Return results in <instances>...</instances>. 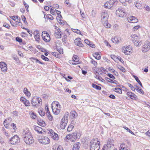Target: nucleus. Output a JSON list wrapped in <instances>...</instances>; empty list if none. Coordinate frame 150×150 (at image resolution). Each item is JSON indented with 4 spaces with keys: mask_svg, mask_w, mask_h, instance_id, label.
<instances>
[{
    "mask_svg": "<svg viewBox=\"0 0 150 150\" xmlns=\"http://www.w3.org/2000/svg\"><path fill=\"white\" fill-rule=\"evenodd\" d=\"M22 137L24 142L26 144H31L34 142L32 134L28 129L23 130L22 133Z\"/></svg>",
    "mask_w": 150,
    "mask_h": 150,
    "instance_id": "nucleus-1",
    "label": "nucleus"
},
{
    "mask_svg": "<svg viewBox=\"0 0 150 150\" xmlns=\"http://www.w3.org/2000/svg\"><path fill=\"white\" fill-rule=\"evenodd\" d=\"M52 109L53 113L55 115L59 114L61 108V105L58 102L54 101L52 103Z\"/></svg>",
    "mask_w": 150,
    "mask_h": 150,
    "instance_id": "nucleus-2",
    "label": "nucleus"
},
{
    "mask_svg": "<svg viewBox=\"0 0 150 150\" xmlns=\"http://www.w3.org/2000/svg\"><path fill=\"white\" fill-rule=\"evenodd\" d=\"M100 147V141L98 139H95L91 141L90 150H99Z\"/></svg>",
    "mask_w": 150,
    "mask_h": 150,
    "instance_id": "nucleus-3",
    "label": "nucleus"
},
{
    "mask_svg": "<svg viewBox=\"0 0 150 150\" xmlns=\"http://www.w3.org/2000/svg\"><path fill=\"white\" fill-rule=\"evenodd\" d=\"M38 142L43 145H47L50 142V139L47 137L45 136H38Z\"/></svg>",
    "mask_w": 150,
    "mask_h": 150,
    "instance_id": "nucleus-4",
    "label": "nucleus"
},
{
    "mask_svg": "<svg viewBox=\"0 0 150 150\" xmlns=\"http://www.w3.org/2000/svg\"><path fill=\"white\" fill-rule=\"evenodd\" d=\"M114 147L112 140L110 139L108 140L107 142V144L104 145L103 150H111Z\"/></svg>",
    "mask_w": 150,
    "mask_h": 150,
    "instance_id": "nucleus-5",
    "label": "nucleus"
},
{
    "mask_svg": "<svg viewBox=\"0 0 150 150\" xmlns=\"http://www.w3.org/2000/svg\"><path fill=\"white\" fill-rule=\"evenodd\" d=\"M116 14L118 16L121 17H125L127 15V12L122 8H119L117 10Z\"/></svg>",
    "mask_w": 150,
    "mask_h": 150,
    "instance_id": "nucleus-6",
    "label": "nucleus"
},
{
    "mask_svg": "<svg viewBox=\"0 0 150 150\" xmlns=\"http://www.w3.org/2000/svg\"><path fill=\"white\" fill-rule=\"evenodd\" d=\"M42 103L41 99L40 98L34 97L32 100L31 103L33 106H37Z\"/></svg>",
    "mask_w": 150,
    "mask_h": 150,
    "instance_id": "nucleus-7",
    "label": "nucleus"
},
{
    "mask_svg": "<svg viewBox=\"0 0 150 150\" xmlns=\"http://www.w3.org/2000/svg\"><path fill=\"white\" fill-rule=\"evenodd\" d=\"M122 50L125 54L129 55L132 53V47L130 45L123 47L122 48Z\"/></svg>",
    "mask_w": 150,
    "mask_h": 150,
    "instance_id": "nucleus-8",
    "label": "nucleus"
},
{
    "mask_svg": "<svg viewBox=\"0 0 150 150\" xmlns=\"http://www.w3.org/2000/svg\"><path fill=\"white\" fill-rule=\"evenodd\" d=\"M150 49V42L149 41H145L143 46L142 49L143 52H146L149 51Z\"/></svg>",
    "mask_w": 150,
    "mask_h": 150,
    "instance_id": "nucleus-9",
    "label": "nucleus"
},
{
    "mask_svg": "<svg viewBox=\"0 0 150 150\" xmlns=\"http://www.w3.org/2000/svg\"><path fill=\"white\" fill-rule=\"evenodd\" d=\"M42 38L44 41L46 42H49L50 40V38L49 34L46 31L42 32Z\"/></svg>",
    "mask_w": 150,
    "mask_h": 150,
    "instance_id": "nucleus-10",
    "label": "nucleus"
},
{
    "mask_svg": "<svg viewBox=\"0 0 150 150\" xmlns=\"http://www.w3.org/2000/svg\"><path fill=\"white\" fill-rule=\"evenodd\" d=\"M20 141V139L18 137L15 135L11 137L9 140V143L11 144L14 145L18 143Z\"/></svg>",
    "mask_w": 150,
    "mask_h": 150,
    "instance_id": "nucleus-11",
    "label": "nucleus"
},
{
    "mask_svg": "<svg viewBox=\"0 0 150 150\" xmlns=\"http://www.w3.org/2000/svg\"><path fill=\"white\" fill-rule=\"evenodd\" d=\"M77 133L74 132L71 134H68L66 138L71 142H74L76 139Z\"/></svg>",
    "mask_w": 150,
    "mask_h": 150,
    "instance_id": "nucleus-12",
    "label": "nucleus"
},
{
    "mask_svg": "<svg viewBox=\"0 0 150 150\" xmlns=\"http://www.w3.org/2000/svg\"><path fill=\"white\" fill-rule=\"evenodd\" d=\"M115 3L114 0H110L105 3L104 7L106 8L110 9L113 6Z\"/></svg>",
    "mask_w": 150,
    "mask_h": 150,
    "instance_id": "nucleus-13",
    "label": "nucleus"
},
{
    "mask_svg": "<svg viewBox=\"0 0 150 150\" xmlns=\"http://www.w3.org/2000/svg\"><path fill=\"white\" fill-rule=\"evenodd\" d=\"M108 15L107 12L104 11L102 13L101 15V20L102 22L104 21H108Z\"/></svg>",
    "mask_w": 150,
    "mask_h": 150,
    "instance_id": "nucleus-14",
    "label": "nucleus"
},
{
    "mask_svg": "<svg viewBox=\"0 0 150 150\" xmlns=\"http://www.w3.org/2000/svg\"><path fill=\"white\" fill-rule=\"evenodd\" d=\"M33 34L36 41L38 42H39L40 39V36L39 31L38 30H35Z\"/></svg>",
    "mask_w": 150,
    "mask_h": 150,
    "instance_id": "nucleus-15",
    "label": "nucleus"
},
{
    "mask_svg": "<svg viewBox=\"0 0 150 150\" xmlns=\"http://www.w3.org/2000/svg\"><path fill=\"white\" fill-rule=\"evenodd\" d=\"M69 113L68 112H66L64 117L62 118L61 121V122L64 123L66 122V124H67L68 122V117Z\"/></svg>",
    "mask_w": 150,
    "mask_h": 150,
    "instance_id": "nucleus-16",
    "label": "nucleus"
},
{
    "mask_svg": "<svg viewBox=\"0 0 150 150\" xmlns=\"http://www.w3.org/2000/svg\"><path fill=\"white\" fill-rule=\"evenodd\" d=\"M0 67L2 71L6 72L7 71V67L6 64L4 62H0Z\"/></svg>",
    "mask_w": 150,
    "mask_h": 150,
    "instance_id": "nucleus-17",
    "label": "nucleus"
},
{
    "mask_svg": "<svg viewBox=\"0 0 150 150\" xmlns=\"http://www.w3.org/2000/svg\"><path fill=\"white\" fill-rule=\"evenodd\" d=\"M21 101L23 102L26 106H29L30 103L29 101L25 98L21 97L20 98Z\"/></svg>",
    "mask_w": 150,
    "mask_h": 150,
    "instance_id": "nucleus-18",
    "label": "nucleus"
},
{
    "mask_svg": "<svg viewBox=\"0 0 150 150\" xmlns=\"http://www.w3.org/2000/svg\"><path fill=\"white\" fill-rule=\"evenodd\" d=\"M128 22L130 23H136L138 22V19H137L135 17L132 16L127 19Z\"/></svg>",
    "mask_w": 150,
    "mask_h": 150,
    "instance_id": "nucleus-19",
    "label": "nucleus"
},
{
    "mask_svg": "<svg viewBox=\"0 0 150 150\" xmlns=\"http://www.w3.org/2000/svg\"><path fill=\"white\" fill-rule=\"evenodd\" d=\"M81 39L80 38H78L75 40L74 42L75 44L81 47H83V45L81 43Z\"/></svg>",
    "mask_w": 150,
    "mask_h": 150,
    "instance_id": "nucleus-20",
    "label": "nucleus"
},
{
    "mask_svg": "<svg viewBox=\"0 0 150 150\" xmlns=\"http://www.w3.org/2000/svg\"><path fill=\"white\" fill-rule=\"evenodd\" d=\"M127 95L132 99L136 100L137 98V97L136 95L131 92H127Z\"/></svg>",
    "mask_w": 150,
    "mask_h": 150,
    "instance_id": "nucleus-21",
    "label": "nucleus"
},
{
    "mask_svg": "<svg viewBox=\"0 0 150 150\" xmlns=\"http://www.w3.org/2000/svg\"><path fill=\"white\" fill-rule=\"evenodd\" d=\"M70 116L71 119H74L77 117L78 114L76 111H72L70 112Z\"/></svg>",
    "mask_w": 150,
    "mask_h": 150,
    "instance_id": "nucleus-22",
    "label": "nucleus"
},
{
    "mask_svg": "<svg viewBox=\"0 0 150 150\" xmlns=\"http://www.w3.org/2000/svg\"><path fill=\"white\" fill-rule=\"evenodd\" d=\"M120 37H115L112 38L111 40L113 43H117L120 42L122 41Z\"/></svg>",
    "mask_w": 150,
    "mask_h": 150,
    "instance_id": "nucleus-23",
    "label": "nucleus"
},
{
    "mask_svg": "<svg viewBox=\"0 0 150 150\" xmlns=\"http://www.w3.org/2000/svg\"><path fill=\"white\" fill-rule=\"evenodd\" d=\"M62 34V32L59 30H56L55 31V36L57 38H60Z\"/></svg>",
    "mask_w": 150,
    "mask_h": 150,
    "instance_id": "nucleus-24",
    "label": "nucleus"
},
{
    "mask_svg": "<svg viewBox=\"0 0 150 150\" xmlns=\"http://www.w3.org/2000/svg\"><path fill=\"white\" fill-rule=\"evenodd\" d=\"M72 59L73 61L75 62H76V63H72V64L73 65L74 64H79V62H78L79 60V58L78 56L76 55H74L73 58H72Z\"/></svg>",
    "mask_w": 150,
    "mask_h": 150,
    "instance_id": "nucleus-25",
    "label": "nucleus"
},
{
    "mask_svg": "<svg viewBox=\"0 0 150 150\" xmlns=\"http://www.w3.org/2000/svg\"><path fill=\"white\" fill-rule=\"evenodd\" d=\"M81 146L79 142H77L74 144L73 146L72 150H79Z\"/></svg>",
    "mask_w": 150,
    "mask_h": 150,
    "instance_id": "nucleus-26",
    "label": "nucleus"
},
{
    "mask_svg": "<svg viewBox=\"0 0 150 150\" xmlns=\"http://www.w3.org/2000/svg\"><path fill=\"white\" fill-rule=\"evenodd\" d=\"M34 129L38 133H42V128L35 126H34Z\"/></svg>",
    "mask_w": 150,
    "mask_h": 150,
    "instance_id": "nucleus-27",
    "label": "nucleus"
},
{
    "mask_svg": "<svg viewBox=\"0 0 150 150\" xmlns=\"http://www.w3.org/2000/svg\"><path fill=\"white\" fill-rule=\"evenodd\" d=\"M129 147L125 144H121L120 146V150H127Z\"/></svg>",
    "mask_w": 150,
    "mask_h": 150,
    "instance_id": "nucleus-28",
    "label": "nucleus"
},
{
    "mask_svg": "<svg viewBox=\"0 0 150 150\" xmlns=\"http://www.w3.org/2000/svg\"><path fill=\"white\" fill-rule=\"evenodd\" d=\"M132 41H136L139 40V37L135 34L132 35L131 36Z\"/></svg>",
    "mask_w": 150,
    "mask_h": 150,
    "instance_id": "nucleus-29",
    "label": "nucleus"
},
{
    "mask_svg": "<svg viewBox=\"0 0 150 150\" xmlns=\"http://www.w3.org/2000/svg\"><path fill=\"white\" fill-rule=\"evenodd\" d=\"M74 122H72L71 124L69 125L67 128L68 131L70 132L73 129L74 125Z\"/></svg>",
    "mask_w": 150,
    "mask_h": 150,
    "instance_id": "nucleus-30",
    "label": "nucleus"
},
{
    "mask_svg": "<svg viewBox=\"0 0 150 150\" xmlns=\"http://www.w3.org/2000/svg\"><path fill=\"white\" fill-rule=\"evenodd\" d=\"M29 114L31 118L35 119L37 118V116L36 114L32 111H30Z\"/></svg>",
    "mask_w": 150,
    "mask_h": 150,
    "instance_id": "nucleus-31",
    "label": "nucleus"
},
{
    "mask_svg": "<svg viewBox=\"0 0 150 150\" xmlns=\"http://www.w3.org/2000/svg\"><path fill=\"white\" fill-rule=\"evenodd\" d=\"M23 92L25 95L28 97H30L31 95V94L29 91H28L27 89L26 88H24Z\"/></svg>",
    "mask_w": 150,
    "mask_h": 150,
    "instance_id": "nucleus-32",
    "label": "nucleus"
},
{
    "mask_svg": "<svg viewBox=\"0 0 150 150\" xmlns=\"http://www.w3.org/2000/svg\"><path fill=\"white\" fill-rule=\"evenodd\" d=\"M50 136L54 140L57 141L58 140V135L56 133H54L52 135H51Z\"/></svg>",
    "mask_w": 150,
    "mask_h": 150,
    "instance_id": "nucleus-33",
    "label": "nucleus"
},
{
    "mask_svg": "<svg viewBox=\"0 0 150 150\" xmlns=\"http://www.w3.org/2000/svg\"><path fill=\"white\" fill-rule=\"evenodd\" d=\"M38 112L39 115L41 116H44L45 115V112L43 108H39Z\"/></svg>",
    "mask_w": 150,
    "mask_h": 150,
    "instance_id": "nucleus-34",
    "label": "nucleus"
},
{
    "mask_svg": "<svg viewBox=\"0 0 150 150\" xmlns=\"http://www.w3.org/2000/svg\"><path fill=\"white\" fill-rule=\"evenodd\" d=\"M103 25L106 28H110L111 27V25L109 23L108 21H103L102 22Z\"/></svg>",
    "mask_w": 150,
    "mask_h": 150,
    "instance_id": "nucleus-35",
    "label": "nucleus"
},
{
    "mask_svg": "<svg viewBox=\"0 0 150 150\" xmlns=\"http://www.w3.org/2000/svg\"><path fill=\"white\" fill-rule=\"evenodd\" d=\"M90 17L91 18H93L95 17L96 14V11L94 10H92L91 13H90Z\"/></svg>",
    "mask_w": 150,
    "mask_h": 150,
    "instance_id": "nucleus-36",
    "label": "nucleus"
},
{
    "mask_svg": "<svg viewBox=\"0 0 150 150\" xmlns=\"http://www.w3.org/2000/svg\"><path fill=\"white\" fill-rule=\"evenodd\" d=\"M105 79L108 82L115 84H117V81L116 80H112L107 77Z\"/></svg>",
    "mask_w": 150,
    "mask_h": 150,
    "instance_id": "nucleus-37",
    "label": "nucleus"
},
{
    "mask_svg": "<svg viewBox=\"0 0 150 150\" xmlns=\"http://www.w3.org/2000/svg\"><path fill=\"white\" fill-rule=\"evenodd\" d=\"M133 42L134 45L137 47L140 46L142 44L141 42L139 41V40Z\"/></svg>",
    "mask_w": 150,
    "mask_h": 150,
    "instance_id": "nucleus-38",
    "label": "nucleus"
},
{
    "mask_svg": "<svg viewBox=\"0 0 150 150\" xmlns=\"http://www.w3.org/2000/svg\"><path fill=\"white\" fill-rule=\"evenodd\" d=\"M93 56L97 59H99L100 58V54L98 52H96L94 53L93 54Z\"/></svg>",
    "mask_w": 150,
    "mask_h": 150,
    "instance_id": "nucleus-39",
    "label": "nucleus"
},
{
    "mask_svg": "<svg viewBox=\"0 0 150 150\" xmlns=\"http://www.w3.org/2000/svg\"><path fill=\"white\" fill-rule=\"evenodd\" d=\"M135 6L138 8L140 9L141 8V5L138 1H135L134 3Z\"/></svg>",
    "mask_w": 150,
    "mask_h": 150,
    "instance_id": "nucleus-40",
    "label": "nucleus"
},
{
    "mask_svg": "<svg viewBox=\"0 0 150 150\" xmlns=\"http://www.w3.org/2000/svg\"><path fill=\"white\" fill-rule=\"evenodd\" d=\"M133 77L135 79V80L137 81L138 82V83L139 84V85L141 86L142 87H143L142 83L140 82V81L139 79L136 76L134 75Z\"/></svg>",
    "mask_w": 150,
    "mask_h": 150,
    "instance_id": "nucleus-41",
    "label": "nucleus"
},
{
    "mask_svg": "<svg viewBox=\"0 0 150 150\" xmlns=\"http://www.w3.org/2000/svg\"><path fill=\"white\" fill-rule=\"evenodd\" d=\"M38 124L40 125L42 127H44L45 125V122L42 120L38 121Z\"/></svg>",
    "mask_w": 150,
    "mask_h": 150,
    "instance_id": "nucleus-42",
    "label": "nucleus"
},
{
    "mask_svg": "<svg viewBox=\"0 0 150 150\" xmlns=\"http://www.w3.org/2000/svg\"><path fill=\"white\" fill-rule=\"evenodd\" d=\"M92 87L97 90H100L101 89V87L93 83L92 85Z\"/></svg>",
    "mask_w": 150,
    "mask_h": 150,
    "instance_id": "nucleus-43",
    "label": "nucleus"
},
{
    "mask_svg": "<svg viewBox=\"0 0 150 150\" xmlns=\"http://www.w3.org/2000/svg\"><path fill=\"white\" fill-rule=\"evenodd\" d=\"M136 87L137 88H136L135 89L138 92L141 93L142 95H144V91L142 89L138 87L137 86H136Z\"/></svg>",
    "mask_w": 150,
    "mask_h": 150,
    "instance_id": "nucleus-44",
    "label": "nucleus"
},
{
    "mask_svg": "<svg viewBox=\"0 0 150 150\" xmlns=\"http://www.w3.org/2000/svg\"><path fill=\"white\" fill-rule=\"evenodd\" d=\"M47 117L49 120L50 121H52L53 120V117L50 114V112H47V114H46Z\"/></svg>",
    "mask_w": 150,
    "mask_h": 150,
    "instance_id": "nucleus-45",
    "label": "nucleus"
},
{
    "mask_svg": "<svg viewBox=\"0 0 150 150\" xmlns=\"http://www.w3.org/2000/svg\"><path fill=\"white\" fill-rule=\"evenodd\" d=\"M114 90L115 92L118 93L120 94H121L122 93V90L120 88H115Z\"/></svg>",
    "mask_w": 150,
    "mask_h": 150,
    "instance_id": "nucleus-46",
    "label": "nucleus"
},
{
    "mask_svg": "<svg viewBox=\"0 0 150 150\" xmlns=\"http://www.w3.org/2000/svg\"><path fill=\"white\" fill-rule=\"evenodd\" d=\"M72 30L75 33H76L77 34H80V35H83L81 34V32L78 29H74L72 28Z\"/></svg>",
    "mask_w": 150,
    "mask_h": 150,
    "instance_id": "nucleus-47",
    "label": "nucleus"
},
{
    "mask_svg": "<svg viewBox=\"0 0 150 150\" xmlns=\"http://www.w3.org/2000/svg\"><path fill=\"white\" fill-rule=\"evenodd\" d=\"M67 124H66V122L65 123H62L60 122V127L62 129H64L66 126Z\"/></svg>",
    "mask_w": 150,
    "mask_h": 150,
    "instance_id": "nucleus-48",
    "label": "nucleus"
},
{
    "mask_svg": "<svg viewBox=\"0 0 150 150\" xmlns=\"http://www.w3.org/2000/svg\"><path fill=\"white\" fill-rule=\"evenodd\" d=\"M127 84L128 86H129V87H130L131 88V89L132 90V91H135V88L131 84L128 83H127Z\"/></svg>",
    "mask_w": 150,
    "mask_h": 150,
    "instance_id": "nucleus-49",
    "label": "nucleus"
},
{
    "mask_svg": "<svg viewBox=\"0 0 150 150\" xmlns=\"http://www.w3.org/2000/svg\"><path fill=\"white\" fill-rule=\"evenodd\" d=\"M12 57L13 59L15 60L18 63L19 62V60L17 57L15 55H12Z\"/></svg>",
    "mask_w": 150,
    "mask_h": 150,
    "instance_id": "nucleus-50",
    "label": "nucleus"
},
{
    "mask_svg": "<svg viewBox=\"0 0 150 150\" xmlns=\"http://www.w3.org/2000/svg\"><path fill=\"white\" fill-rule=\"evenodd\" d=\"M21 18L22 20L23 21L24 23L25 24H26L27 23V22L26 21V18L25 16L23 15H22L21 16Z\"/></svg>",
    "mask_w": 150,
    "mask_h": 150,
    "instance_id": "nucleus-51",
    "label": "nucleus"
},
{
    "mask_svg": "<svg viewBox=\"0 0 150 150\" xmlns=\"http://www.w3.org/2000/svg\"><path fill=\"white\" fill-rule=\"evenodd\" d=\"M30 59H33V60H35V62L36 63H39L42 64H44V63H43L41 62L38 59H35L33 57H32V58H30Z\"/></svg>",
    "mask_w": 150,
    "mask_h": 150,
    "instance_id": "nucleus-52",
    "label": "nucleus"
},
{
    "mask_svg": "<svg viewBox=\"0 0 150 150\" xmlns=\"http://www.w3.org/2000/svg\"><path fill=\"white\" fill-rule=\"evenodd\" d=\"M41 58L43 59V60L46 61H47L49 60V59L47 57H45L44 55H42L41 56Z\"/></svg>",
    "mask_w": 150,
    "mask_h": 150,
    "instance_id": "nucleus-53",
    "label": "nucleus"
},
{
    "mask_svg": "<svg viewBox=\"0 0 150 150\" xmlns=\"http://www.w3.org/2000/svg\"><path fill=\"white\" fill-rule=\"evenodd\" d=\"M140 28V26L139 25H137L136 26H134L133 29V30L134 31H135L137 30L138 29H139Z\"/></svg>",
    "mask_w": 150,
    "mask_h": 150,
    "instance_id": "nucleus-54",
    "label": "nucleus"
},
{
    "mask_svg": "<svg viewBox=\"0 0 150 150\" xmlns=\"http://www.w3.org/2000/svg\"><path fill=\"white\" fill-rule=\"evenodd\" d=\"M45 109L46 112V114H47V112H50L49 110V108H48V106L47 105H45Z\"/></svg>",
    "mask_w": 150,
    "mask_h": 150,
    "instance_id": "nucleus-55",
    "label": "nucleus"
},
{
    "mask_svg": "<svg viewBox=\"0 0 150 150\" xmlns=\"http://www.w3.org/2000/svg\"><path fill=\"white\" fill-rule=\"evenodd\" d=\"M3 26L7 28H8V29H9L10 26L7 23H4L3 24Z\"/></svg>",
    "mask_w": 150,
    "mask_h": 150,
    "instance_id": "nucleus-56",
    "label": "nucleus"
},
{
    "mask_svg": "<svg viewBox=\"0 0 150 150\" xmlns=\"http://www.w3.org/2000/svg\"><path fill=\"white\" fill-rule=\"evenodd\" d=\"M91 62L95 66H97V63L96 61L92 59L91 60Z\"/></svg>",
    "mask_w": 150,
    "mask_h": 150,
    "instance_id": "nucleus-57",
    "label": "nucleus"
},
{
    "mask_svg": "<svg viewBox=\"0 0 150 150\" xmlns=\"http://www.w3.org/2000/svg\"><path fill=\"white\" fill-rule=\"evenodd\" d=\"M107 76H109L110 78L115 79V77L112 74H108Z\"/></svg>",
    "mask_w": 150,
    "mask_h": 150,
    "instance_id": "nucleus-58",
    "label": "nucleus"
},
{
    "mask_svg": "<svg viewBox=\"0 0 150 150\" xmlns=\"http://www.w3.org/2000/svg\"><path fill=\"white\" fill-rule=\"evenodd\" d=\"M16 41L19 42H21L22 41L21 38H20L16 37Z\"/></svg>",
    "mask_w": 150,
    "mask_h": 150,
    "instance_id": "nucleus-59",
    "label": "nucleus"
},
{
    "mask_svg": "<svg viewBox=\"0 0 150 150\" xmlns=\"http://www.w3.org/2000/svg\"><path fill=\"white\" fill-rule=\"evenodd\" d=\"M8 122V121L7 120H5L4 122V125L5 126V127L7 128L8 127V125L7 124V123L6 122Z\"/></svg>",
    "mask_w": 150,
    "mask_h": 150,
    "instance_id": "nucleus-60",
    "label": "nucleus"
},
{
    "mask_svg": "<svg viewBox=\"0 0 150 150\" xmlns=\"http://www.w3.org/2000/svg\"><path fill=\"white\" fill-rule=\"evenodd\" d=\"M84 42L85 43H86L88 45H90V43H91L90 41L88 39L85 40H84Z\"/></svg>",
    "mask_w": 150,
    "mask_h": 150,
    "instance_id": "nucleus-61",
    "label": "nucleus"
},
{
    "mask_svg": "<svg viewBox=\"0 0 150 150\" xmlns=\"http://www.w3.org/2000/svg\"><path fill=\"white\" fill-rule=\"evenodd\" d=\"M47 18L50 20H52L54 19L53 17L50 14L48 15Z\"/></svg>",
    "mask_w": 150,
    "mask_h": 150,
    "instance_id": "nucleus-62",
    "label": "nucleus"
},
{
    "mask_svg": "<svg viewBox=\"0 0 150 150\" xmlns=\"http://www.w3.org/2000/svg\"><path fill=\"white\" fill-rule=\"evenodd\" d=\"M12 114L15 116H17L18 115V112L16 111H14L12 112Z\"/></svg>",
    "mask_w": 150,
    "mask_h": 150,
    "instance_id": "nucleus-63",
    "label": "nucleus"
},
{
    "mask_svg": "<svg viewBox=\"0 0 150 150\" xmlns=\"http://www.w3.org/2000/svg\"><path fill=\"white\" fill-rule=\"evenodd\" d=\"M58 22H59L60 24L62 25H63L64 24V23L62 21H61L60 19L57 20Z\"/></svg>",
    "mask_w": 150,
    "mask_h": 150,
    "instance_id": "nucleus-64",
    "label": "nucleus"
}]
</instances>
